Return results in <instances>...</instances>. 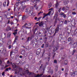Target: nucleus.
Returning <instances> with one entry per match:
<instances>
[{"label": "nucleus", "mask_w": 77, "mask_h": 77, "mask_svg": "<svg viewBox=\"0 0 77 77\" xmlns=\"http://www.w3.org/2000/svg\"><path fill=\"white\" fill-rule=\"evenodd\" d=\"M58 16V15H57V14L56 13L55 15L53 17V20H54L55 18V23H57V17Z\"/></svg>", "instance_id": "f257e3e1"}, {"label": "nucleus", "mask_w": 77, "mask_h": 77, "mask_svg": "<svg viewBox=\"0 0 77 77\" xmlns=\"http://www.w3.org/2000/svg\"><path fill=\"white\" fill-rule=\"evenodd\" d=\"M53 48L54 49L53 50V53H54L55 51L58 50V48H59V46H56V47H55V46H53Z\"/></svg>", "instance_id": "f03ea898"}, {"label": "nucleus", "mask_w": 77, "mask_h": 77, "mask_svg": "<svg viewBox=\"0 0 77 77\" xmlns=\"http://www.w3.org/2000/svg\"><path fill=\"white\" fill-rule=\"evenodd\" d=\"M60 15L62 17H63L64 18H65L66 17V15L64 13H61Z\"/></svg>", "instance_id": "7ed1b4c3"}, {"label": "nucleus", "mask_w": 77, "mask_h": 77, "mask_svg": "<svg viewBox=\"0 0 77 77\" xmlns=\"http://www.w3.org/2000/svg\"><path fill=\"white\" fill-rule=\"evenodd\" d=\"M11 63L12 65V68H13L14 69H15V68H17V67H18V66H16L15 63L12 62H11Z\"/></svg>", "instance_id": "20e7f679"}, {"label": "nucleus", "mask_w": 77, "mask_h": 77, "mask_svg": "<svg viewBox=\"0 0 77 77\" xmlns=\"http://www.w3.org/2000/svg\"><path fill=\"white\" fill-rule=\"evenodd\" d=\"M60 26L59 25H57V26L55 29L56 32H57L58 33V32H59V27H60Z\"/></svg>", "instance_id": "39448f33"}, {"label": "nucleus", "mask_w": 77, "mask_h": 77, "mask_svg": "<svg viewBox=\"0 0 77 77\" xmlns=\"http://www.w3.org/2000/svg\"><path fill=\"white\" fill-rule=\"evenodd\" d=\"M19 70V71H17L15 72L14 73L15 74H18V73H20V72H21V71H22V69H21V68Z\"/></svg>", "instance_id": "423d86ee"}, {"label": "nucleus", "mask_w": 77, "mask_h": 77, "mask_svg": "<svg viewBox=\"0 0 77 77\" xmlns=\"http://www.w3.org/2000/svg\"><path fill=\"white\" fill-rule=\"evenodd\" d=\"M38 26L39 27H41V26H44V22L42 21L38 24Z\"/></svg>", "instance_id": "0eeeda50"}, {"label": "nucleus", "mask_w": 77, "mask_h": 77, "mask_svg": "<svg viewBox=\"0 0 77 77\" xmlns=\"http://www.w3.org/2000/svg\"><path fill=\"white\" fill-rule=\"evenodd\" d=\"M31 44H33L32 46L33 47H36V45H37V44H35V43L33 42V41H32L31 42Z\"/></svg>", "instance_id": "6e6552de"}, {"label": "nucleus", "mask_w": 77, "mask_h": 77, "mask_svg": "<svg viewBox=\"0 0 77 77\" xmlns=\"http://www.w3.org/2000/svg\"><path fill=\"white\" fill-rule=\"evenodd\" d=\"M29 15L30 16H31L32 15H33V11H31V10H29L28 12Z\"/></svg>", "instance_id": "1a4fd4ad"}, {"label": "nucleus", "mask_w": 77, "mask_h": 77, "mask_svg": "<svg viewBox=\"0 0 77 77\" xmlns=\"http://www.w3.org/2000/svg\"><path fill=\"white\" fill-rule=\"evenodd\" d=\"M6 30L7 32H8L9 31V30H11V27L9 26H8L6 28Z\"/></svg>", "instance_id": "9d476101"}, {"label": "nucleus", "mask_w": 77, "mask_h": 77, "mask_svg": "<svg viewBox=\"0 0 77 77\" xmlns=\"http://www.w3.org/2000/svg\"><path fill=\"white\" fill-rule=\"evenodd\" d=\"M42 75H43V74H41L40 75L38 74L37 75H35L34 77H41Z\"/></svg>", "instance_id": "9b49d317"}, {"label": "nucleus", "mask_w": 77, "mask_h": 77, "mask_svg": "<svg viewBox=\"0 0 77 77\" xmlns=\"http://www.w3.org/2000/svg\"><path fill=\"white\" fill-rule=\"evenodd\" d=\"M18 50V48H16L15 50H14V51L15 53H17Z\"/></svg>", "instance_id": "f8f14e48"}, {"label": "nucleus", "mask_w": 77, "mask_h": 77, "mask_svg": "<svg viewBox=\"0 0 77 77\" xmlns=\"http://www.w3.org/2000/svg\"><path fill=\"white\" fill-rule=\"evenodd\" d=\"M77 43L76 42L74 43V44H73V46H74V47H73L74 48H76V47H77Z\"/></svg>", "instance_id": "ddd939ff"}, {"label": "nucleus", "mask_w": 77, "mask_h": 77, "mask_svg": "<svg viewBox=\"0 0 77 77\" xmlns=\"http://www.w3.org/2000/svg\"><path fill=\"white\" fill-rule=\"evenodd\" d=\"M38 2L39 0H36L35 1H32V2L33 3H34V4H36L37 3V2H38Z\"/></svg>", "instance_id": "4468645a"}, {"label": "nucleus", "mask_w": 77, "mask_h": 77, "mask_svg": "<svg viewBox=\"0 0 77 77\" xmlns=\"http://www.w3.org/2000/svg\"><path fill=\"white\" fill-rule=\"evenodd\" d=\"M29 39H32V38L31 37H28L27 38V40L26 41V42H29Z\"/></svg>", "instance_id": "2eb2a0df"}, {"label": "nucleus", "mask_w": 77, "mask_h": 77, "mask_svg": "<svg viewBox=\"0 0 77 77\" xmlns=\"http://www.w3.org/2000/svg\"><path fill=\"white\" fill-rule=\"evenodd\" d=\"M61 3V2H57V3L55 5L56 8H57V7H58V6H59V3Z\"/></svg>", "instance_id": "dca6fc26"}, {"label": "nucleus", "mask_w": 77, "mask_h": 77, "mask_svg": "<svg viewBox=\"0 0 77 77\" xmlns=\"http://www.w3.org/2000/svg\"><path fill=\"white\" fill-rule=\"evenodd\" d=\"M75 52H76V50L75 49L73 50L72 53V55H74V53H75Z\"/></svg>", "instance_id": "f3484780"}, {"label": "nucleus", "mask_w": 77, "mask_h": 77, "mask_svg": "<svg viewBox=\"0 0 77 77\" xmlns=\"http://www.w3.org/2000/svg\"><path fill=\"white\" fill-rule=\"evenodd\" d=\"M26 72H27V74H29V75H31V74H32V73H31V72H29L28 70H26Z\"/></svg>", "instance_id": "a211bd4d"}, {"label": "nucleus", "mask_w": 77, "mask_h": 77, "mask_svg": "<svg viewBox=\"0 0 77 77\" xmlns=\"http://www.w3.org/2000/svg\"><path fill=\"white\" fill-rule=\"evenodd\" d=\"M11 32H9L7 36L9 38L10 37V36H11Z\"/></svg>", "instance_id": "6ab92c4d"}, {"label": "nucleus", "mask_w": 77, "mask_h": 77, "mask_svg": "<svg viewBox=\"0 0 77 77\" xmlns=\"http://www.w3.org/2000/svg\"><path fill=\"white\" fill-rule=\"evenodd\" d=\"M26 8V6H23V7H22V8H21V11H24V9H25Z\"/></svg>", "instance_id": "aec40b11"}, {"label": "nucleus", "mask_w": 77, "mask_h": 77, "mask_svg": "<svg viewBox=\"0 0 77 77\" xmlns=\"http://www.w3.org/2000/svg\"><path fill=\"white\" fill-rule=\"evenodd\" d=\"M43 73H44V70H45V68H46V66H43Z\"/></svg>", "instance_id": "412c9836"}, {"label": "nucleus", "mask_w": 77, "mask_h": 77, "mask_svg": "<svg viewBox=\"0 0 77 77\" xmlns=\"http://www.w3.org/2000/svg\"><path fill=\"white\" fill-rule=\"evenodd\" d=\"M29 66L28 65H26L25 66V69H28V68H29Z\"/></svg>", "instance_id": "4be33fe9"}, {"label": "nucleus", "mask_w": 77, "mask_h": 77, "mask_svg": "<svg viewBox=\"0 0 77 77\" xmlns=\"http://www.w3.org/2000/svg\"><path fill=\"white\" fill-rule=\"evenodd\" d=\"M51 6H52V4H51V2H50L48 5V8H50L51 7Z\"/></svg>", "instance_id": "5701e85b"}, {"label": "nucleus", "mask_w": 77, "mask_h": 77, "mask_svg": "<svg viewBox=\"0 0 77 77\" xmlns=\"http://www.w3.org/2000/svg\"><path fill=\"white\" fill-rule=\"evenodd\" d=\"M49 45V44L48 42L46 43L45 44V46L46 47H48Z\"/></svg>", "instance_id": "b1692460"}, {"label": "nucleus", "mask_w": 77, "mask_h": 77, "mask_svg": "<svg viewBox=\"0 0 77 77\" xmlns=\"http://www.w3.org/2000/svg\"><path fill=\"white\" fill-rule=\"evenodd\" d=\"M64 64L65 65H66L68 64V61L67 60H66L65 61Z\"/></svg>", "instance_id": "393cba45"}, {"label": "nucleus", "mask_w": 77, "mask_h": 77, "mask_svg": "<svg viewBox=\"0 0 77 77\" xmlns=\"http://www.w3.org/2000/svg\"><path fill=\"white\" fill-rule=\"evenodd\" d=\"M26 17H25V15H24L23 16H22V20H24L26 19Z\"/></svg>", "instance_id": "a878e982"}, {"label": "nucleus", "mask_w": 77, "mask_h": 77, "mask_svg": "<svg viewBox=\"0 0 77 77\" xmlns=\"http://www.w3.org/2000/svg\"><path fill=\"white\" fill-rule=\"evenodd\" d=\"M29 60H30L32 59V56L31 55H30L29 56Z\"/></svg>", "instance_id": "bb28decb"}, {"label": "nucleus", "mask_w": 77, "mask_h": 77, "mask_svg": "<svg viewBox=\"0 0 77 77\" xmlns=\"http://www.w3.org/2000/svg\"><path fill=\"white\" fill-rule=\"evenodd\" d=\"M27 25V23H26L24 26H22V28H25V27H26V26Z\"/></svg>", "instance_id": "cd10ccee"}, {"label": "nucleus", "mask_w": 77, "mask_h": 77, "mask_svg": "<svg viewBox=\"0 0 77 77\" xmlns=\"http://www.w3.org/2000/svg\"><path fill=\"white\" fill-rule=\"evenodd\" d=\"M29 10L28 9V8H26L25 10V12H26V13H28L29 11Z\"/></svg>", "instance_id": "c85d7f7f"}, {"label": "nucleus", "mask_w": 77, "mask_h": 77, "mask_svg": "<svg viewBox=\"0 0 77 77\" xmlns=\"http://www.w3.org/2000/svg\"><path fill=\"white\" fill-rule=\"evenodd\" d=\"M5 66L4 65H3L2 66V67H1V69L2 70H3V69H5Z\"/></svg>", "instance_id": "c756f323"}, {"label": "nucleus", "mask_w": 77, "mask_h": 77, "mask_svg": "<svg viewBox=\"0 0 77 77\" xmlns=\"http://www.w3.org/2000/svg\"><path fill=\"white\" fill-rule=\"evenodd\" d=\"M51 27V26H50V27H48L46 29V30H47V31H48L50 29V28Z\"/></svg>", "instance_id": "7c9ffc66"}, {"label": "nucleus", "mask_w": 77, "mask_h": 77, "mask_svg": "<svg viewBox=\"0 0 77 77\" xmlns=\"http://www.w3.org/2000/svg\"><path fill=\"white\" fill-rule=\"evenodd\" d=\"M25 52V51L24 50H22L21 52V53L22 54H24Z\"/></svg>", "instance_id": "2f4dec72"}, {"label": "nucleus", "mask_w": 77, "mask_h": 77, "mask_svg": "<svg viewBox=\"0 0 77 77\" xmlns=\"http://www.w3.org/2000/svg\"><path fill=\"white\" fill-rule=\"evenodd\" d=\"M42 18V17H39L38 19L37 20V21H39Z\"/></svg>", "instance_id": "473e14b6"}, {"label": "nucleus", "mask_w": 77, "mask_h": 77, "mask_svg": "<svg viewBox=\"0 0 77 77\" xmlns=\"http://www.w3.org/2000/svg\"><path fill=\"white\" fill-rule=\"evenodd\" d=\"M71 37H69L68 38V41L69 42H70V41H71Z\"/></svg>", "instance_id": "72a5a7b5"}, {"label": "nucleus", "mask_w": 77, "mask_h": 77, "mask_svg": "<svg viewBox=\"0 0 77 77\" xmlns=\"http://www.w3.org/2000/svg\"><path fill=\"white\" fill-rule=\"evenodd\" d=\"M48 14H46L43 17V19H44V18H45V17H47V16H48Z\"/></svg>", "instance_id": "f704fd0d"}, {"label": "nucleus", "mask_w": 77, "mask_h": 77, "mask_svg": "<svg viewBox=\"0 0 77 77\" xmlns=\"http://www.w3.org/2000/svg\"><path fill=\"white\" fill-rule=\"evenodd\" d=\"M3 20V17L2 16H0V22H2Z\"/></svg>", "instance_id": "c9c22d12"}, {"label": "nucleus", "mask_w": 77, "mask_h": 77, "mask_svg": "<svg viewBox=\"0 0 77 77\" xmlns=\"http://www.w3.org/2000/svg\"><path fill=\"white\" fill-rule=\"evenodd\" d=\"M30 9L31 10V11H32L34 10V8L33 7H30Z\"/></svg>", "instance_id": "e433bc0d"}, {"label": "nucleus", "mask_w": 77, "mask_h": 77, "mask_svg": "<svg viewBox=\"0 0 77 77\" xmlns=\"http://www.w3.org/2000/svg\"><path fill=\"white\" fill-rule=\"evenodd\" d=\"M41 49L40 48H38L37 50V51L38 52H39V53H41Z\"/></svg>", "instance_id": "4c0bfd02"}, {"label": "nucleus", "mask_w": 77, "mask_h": 77, "mask_svg": "<svg viewBox=\"0 0 77 77\" xmlns=\"http://www.w3.org/2000/svg\"><path fill=\"white\" fill-rule=\"evenodd\" d=\"M17 32H14V33H13V34L15 36H16V35H17Z\"/></svg>", "instance_id": "58836bf2"}, {"label": "nucleus", "mask_w": 77, "mask_h": 77, "mask_svg": "<svg viewBox=\"0 0 77 77\" xmlns=\"http://www.w3.org/2000/svg\"><path fill=\"white\" fill-rule=\"evenodd\" d=\"M69 44L70 45H73V41H71L70 42V43H69Z\"/></svg>", "instance_id": "ea45409f"}, {"label": "nucleus", "mask_w": 77, "mask_h": 77, "mask_svg": "<svg viewBox=\"0 0 77 77\" xmlns=\"http://www.w3.org/2000/svg\"><path fill=\"white\" fill-rule=\"evenodd\" d=\"M6 2H4L3 4V6L4 7H5V6H6Z\"/></svg>", "instance_id": "a19ab883"}, {"label": "nucleus", "mask_w": 77, "mask_h": 77, "mask_svg": "<svg viewBox=\"0 0 77 77\" xmlns=\"http://www.w3.org/2000/svg\"><path fill=\"white\" fill-rule=\"evenodd\" d=\"M54 63H55V64H57V60H54Z\"/></svg>", "instance_id": "79ce46f5"}, {"label": "nucleus", "mask_w": 77, "mask_h": 77, "mask_svg": "<svg viewBox=\"0 0 77 77\" xmlns=\"http://www.w3.org/2000/svg\"><path fill=\"white\" fill-rule=\"evenodd\" d=\"M76 32V31L75 30L74 31V35H76V36L77 37V32L76 33L75 32Z\"/></svg>", "instance_id": "37998d69"}, {"label": "nucleus", "mask_w": 77, "mask_h": 77, "mask_svg": "<svg viewBox=\"0 0 77 77\" xmlns=\"http://www.w3.org/2000/svg\"><path fill=\"white\" fill-rule=\"evenodd\" d=\"M5 72H3L2 73V75L3 76H5Z\"/></svg>", "instance_id": "c03bdc74"}, {"label": "nucleus", "mask_w": 77, "mask_h": 77, "mask_svg": "<svg viewBox=\"0 0 77 77\" xmlns=\"http://www.w3.org/2000/svg\"><path fill=\"white\" fill-rule=\"evenodd\" d=\"M67 20H66L64 21V24H67Z\"/></svg>", "instance_id": "a18cd8bd"}, {"label": "nucleus", "mask_w": 77, "mask_h": 77, "mask_svg": "<svg viewBox=\"0 0 77 77\" xmlns=\"http://www.w3.org/2000/svg\"><path fill=\"white\" fill-rule=\"evenodd\" d=\"M72 14L73 15H76V13H75V12H72Z\"/></svg>", "instance_id": "49530a36"}, {"label": "nucleus", "mask_w": 77, "mask_h": 77, "mask_svg": "<svg viewBox=\"0 0 77 77\" xmlns=\"http://www.w3.org/2000/svg\"><path fill=\"white\" fill-rule=\"evenodd\" d=\"M27 53H25L24 56L25 57H27Z\"/></svg>", "instance_id": "de8ad7c7"}, {"label": "nucleus", "mask_w": 77, "mask_h": 77, "mask_svg": "<svg viewBox=\"0 0 77 77\" xmlns=\"http://www.w3.org/2000/svg\"><path fill=\"white\" fill-rule=\"evenodd\" d=\"M11 47H12V45H10L8 46V49H11Z\"/></svg>", "instance_id": "09e8293b"}, {"label": "nucleus", "mask_w": 77, "mask_h": 77, "mask_svg": "<svg viewBox=\"0 0 77 77\" xmlns=\"http://www.w3.org/2000/svg\"><path fill=\"white\" fill-rule=\"evenodd\" d=\"M16 42H17V40H14V42L13 43V45H14V44H15V43H16Z\"/></svg>", "instance_id": "8fccbe9b"}, {"label": "nucleus", "mask_w": 77, "mask_h": 77, "mask_svg": "<svg viewBox=\"0 0 77 77\" xmlns=\"http://www.w3.org/2000/svg\"><path fill=\"white\" fill-rule=\"evenodd\" d=\"M45 50H43V53H42V56H43L44 55V53H45Z\"/></svg>", "instance_id": "3c124183"}, {"label": "nucleus", "mask_w": 77, "mask_h": 77, "mask_svg": "<svg viewBox=\"0 0 77 77\" xmlns=\"http://www.w3.org/2000/svg\"><path fill=\"white\" fill-rule=\"evenodd\" d=\"M24 48V49H25V50L24 51H27V48H25V47H24V46L23 47Z\"/></svg>", "instance_id": "603ef678"}, {"label": "nucleus", "mask_w": 77, "mask_h": 77, "mask_svg": "<svg viewBox=\"0 0 77 77\" xmlns=\"http://www.w3.org/2000/svg\"><path fill=\"white\" fill-rule=\"evenodd\" d=\"M12 53H13V52H12V51H11L10 52V56H11V57L12 55Z\"/></svg>", "instance_id": "864d4df0"}, {"label": "nucleus", "mask_w": 77, "mask_h": 77, "mask_svg": "<svg viewBox=\"0 0 77 77\" xmlns=\"http://www.w3.org/2000/svg\"><path fill=\"white\" fill-rule=\"evenodd\" d=\"M27 26L28 27H30L31 26V23H29L28 24H27Z\"/></svg>", "instance_id": "5fc2aeb1"}, {"label": "nucleus", "mask_w": 77, "mask_h": 77, "mask_svg": "<svg viewBox=\"0 0 77 77\" xmlns=\"http://www.w3.org/2000/svg\"><path fill=\"white\" fill-rule=\"evenodd\" d=\"M58 69V66H56L55 67V70H56V71H57V70Z\"/></svg>", "instance_id": "6e6d98bb"}, {"label": "nucleus", "mask_w": 77, "mask_h": 77, "mask_svg": "<svg viewBox=\"0 0 77 77\" xmlns=\"http://www.w3.org/2000/svg\"><path fill=\"white\" fill-rule=\"evenodd\" d=\"M43 65L42 64H41V66L40 67V69H41V68H42V67Z\"/></svg>", "instance_id": "4d7b16f0"}, {"label": "nucleus", "mask_w": 77, "mask_h": 77, "mask_svg": "<svg viewBox=\"0 0 77 77\" xmlns=\"http://www.w3.org/2000/svg\"><path fill=\"white\" fill-rule=\"evenodd\" d=\"M61 9H62V8H60L58 10L59 12H60V11H61Z\"/></svg>", "instance_id": "13d9d810"}, {"label": "nucleus", "mask_w": 77, "mask_h": 77, "mask_svg": "<svg viewBox=\"0 0 77 77\" xmlns=\"http://www.w3.org/2000/svg\"><path fill=\"white\" fill-rule=\"evenodd\" d=\"M65 9V7H64L62 9V11H64Z\"/></svg>", "instance_id": "bf43d9fd"}, {"label": "nucleus", "mask_w": 77, "mask_h": 77, "mask_svg": "<svg viewBox=\"0 0 77 77\" xmlns=\"http://www.w3.org/2000/svg\"><path fill=\"white\" fill-rule=\"evenodd\" d=\"M36 54L38 55L39 54H40V52H38V51H37L36 52Z\"/></svg>", "instance_id": "052dcab7"}, {"label": "nucleus", "mask_w": 77, "mask_h": 77, "mask_svg": "<svg viewBox=\"0 0 77 77\" xmlns=\"http://www.w3.org/2000/svg\"><path fill=\"white\" fill-rule=\"evenodd\" d=\"M17 39H18V36H16L15 38V40H17Z\"/></svg>", "instance_id": "680f3d73"}, {"label": "nucleus", "mask_w": 77, "mask_h": 77, "mask_svg": "<svg viewBox=\"0 0 77 77\" xmlns=\"http://www.w3.org/2000/svg\"><path fill=\"white\" fill-rule=\"evenodd\" d=\"M18 32V29H16L14 30V32Z\"/></svg>", "instance_id": "e2e57ef3"}, {"label": "nucleus", "mask_w": 77, "mask_h": 77, "mask_svg": "<svg viewBox=\"0 0 77 77\" xmlns=\"http://www.w3.org/2000/svg\"><path fill=\"white\" fill-rule=\"evenodd\" d=\"M50 14H51V11H49L48 14V15H50Z\"/></svg>", "instance_id": "0e129e2a"}, {"label": "nucleus", "mask_w": 77, "mask_h": 77, "mask_svg": "<svg viewBox=\"0 0 77 77\" xmlns=\"http://www.w3.org/2000/svg\"><path fill=\"white\" fill-rule=\"evenodd\" d=\"M76 73V72H75L73 73L72 75H73V77H75V74Z\"/></svg>", "instance_id": "69168bd1"}, {"label": "nucleus", "mask_w": 77, "mask_h": 77, "mask_svg": "<svg viewBox=\"0 0 77 77\" xmlns=\"http://www.w3.org/2000/svg\"><path fill=\"white\" fill-rule=\"evenodd\" d=\"M44 45H45L44 44H43L42 45V46H41L42 48H44Z\"/></svg>", "instance_id": "338daca9"}, {"label": "nucleus", "mask_w": 77, "mask_h": 77, "mask_svg": "<svg viewBox=\"0 0 77 77\" xmlns=\"http://www.w3.org/2000/svg\"><path fill=\"white\" fill-rule=\"evenodd\" d=\"M75 70V72H77V67L76 68Z\"/></svg>", "instance_id": "774afa93"}]
</instances>
